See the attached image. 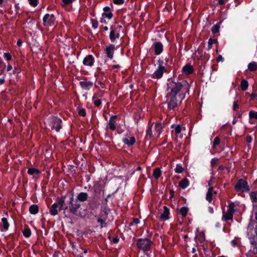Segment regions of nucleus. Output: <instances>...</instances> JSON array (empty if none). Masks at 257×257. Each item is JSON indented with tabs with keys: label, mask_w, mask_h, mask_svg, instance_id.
I'll list each match as a JSON object with an SVG mask.
<instances>
[{
	"label": "nucleus",
	"mask_w": 257,
	"mask_h": 257,
	"mask_svg": "<svg viewBox=\"0 0 257 257\" xmlns=\"http://www.w3.org/2000/svg\"><path fill=\"white\" fill-rule=\"evenodd\" d=\"M166 96L168 109L175 111L181 105L186 94H189L190 85L186 80L169 79Z\"/></svg>",
	"instance_id": "obj_1"
},
{
	"label": "nucleus",
	"mask_w": 257,
	"mask_h": 257,
	"mask_svg": "<svg viewBox=\"0 0 257 257\" xmlns=\"http://www.w3.org/2000/svg\"><path fill=\"white\" fill-rule=\"evenodd\" d=\"M65 201L67 203V207L70 212L74 215H76L77 210L80 207V204L77 200H74V193H67L65 195Z\"/></svg>",
	"instance_id": "obj_2"
},
{
	"label": "nucleus",
	"mask_w": 257,
	"mask_h": 257,
	"mask_svg": "<svg viewBox=\"0 0 257 257\" xmlns=\"http://www.w3.org/2000/svg\"><path fill=\"white\" fill-rule=\"evenodd\" d=\"M153 244V241L148 238H139L136 242L137 248L143 250L146 255H148L149 253L151 252Z\"/></svg>",
	"instance_id": "obj_3"
},
{
	"label": "nucleus",
	"mask_w": 257,
	"mask_h": 257,
	"mask_svg": "<svg viewBox=\"0 0 257 257\" xmlns=\"http://www.w3.org/2000/svg\"><path fill=\"white\" fill-rule=\"evenodd\" d=\"M62 119L57 116H52L50 118L49 125L52 130H55L57 132H59L62 128Z\"/></svg>",
	"instance_id": "obj_4"
},
{
	"label": "nucleus",
	"mask_w": 257,
	"mask_h": 257,
	"mask_svg": "<svg viewBox=\"0 0 257 257\" xmlns=\"http://www.w3.org/2000/svg\"><path fill=\"white\" fill-rule=\"evenodd\" d=\"M234 188L236 191L241 192H246L250 190L247 182L243 179H239L237 180Z\"/></svg>",
	"instance_id": "obj_5"
},
{
	"label": "nucleus",
	"mask_w": 257,
	"mask_h": 257,
	"mask_svg": "<svg viewBox=\"0 0 257 257\" xmlns=\"http://www.w3.org/2000/svg\"><path fill=\"white\" fill-rule=\"evenodd\" d=\"M171 71V67L169 68H157L155 71L151 75V78L153 79H160L163 76L164 73H169Z\"/></svg>",
	"instance_id": "obj_6"
},
{
	"label": "nucleus",
	"mask_w": 257,
	"mask_h": 257,
	"mask_svg": "<svg viewBox=\"0 0 257 257\" xmlns=\"http://www.w3.org/2000/svg\"><path fill=\"white\" fill-rule=\"evenodd\" d=\"M254 234L250 231H247L250 243L251 245H257V225L253 229Z\"/></svg>",
	"instance_id": "obj_7"
},
{
	"label": "nucleus",
	"mask_w": 257,
	"mask_h": 257,
	"mask_svg": "<svg viewBox=\"0 0 257 257\" xmlns=\"http://www.w3.org/2000/svg\"><path fill=\"white\" fill-rule=\"evenodd\" d=\"M152 48L154 50L155 54L156 55H160L164 50L163 45L162 42L160 41L154 43Z\"/></svg>",
	"instance_id": "obj_8"
},
{
	"label": "nucleus",
	"mask_w": 257,
	"mask_h": 257,
	"mask_svg": "<svg viewBox=\"0 0 257 257\" xmlns=\"http://www.w3.org/2000/svg\"><path fill=\"white\" fill-rule=\"evenodd\" d=\"M65 197L64 195H62L60 197L57 198V204H58L59 211H60L62 210H66L68 209L67 204L65 203Z\"/></svg>",
	"instance_id": "obj_9"
},
{
	"label": "nucleus",
	"mask_w": 257,
	"mask_h": 257,
	"mask_svg": "<svg viewBox=\"0 0 257 257\" xmlns=\"http://www.w3.org/2000/svg\"><path fill=\"white\" fill-rule=\"evenodd\" d=\"M95 59L91 54L86 55L83 59V64L85 66L92 67L94 63Z\"/></svg>",
	"instance_id": "obj_10"
},
{
	"label": "nucleus",
	"mask_w": 257,
	"mask_h": 257,
	"mask_svg": "<svg viewBox=\"0 0 257 257\" xmlns=\"http://www.w3.org/2000/svg\"><path fill=\"white\" fill-rule=\"evenodd\" d=\"M115 50V46L114 44H109L105 49V53L106 57L110 59L113 57L114 51Z\"/></svg>",
	"instance_id": "obj_11"
},
{
	"label": "nucleus",
	"mask_w": 257,
	"mask_h": 257,
	"mask_svg": "<svg viewBox=\"0 0 257 257\" xmlns=\"http://www.w3.org/2000/svg\"><path fill=\"white\" fill-rule=\"evenodd\" d=\"M182 72L186 75H189L194 72L193 67L189 64H187L183 67Z\"/></svg>",
	"instance_id": "obj_12"
},
{
	"label": "nucleus",
	"mask_w": 257,
	"mask_h": 257,
	"mask_svg": "<svg viewBox=\"0 0 257 257\" xmlns=\"http://www.w3.org/2000/svg\"><path fill=\"white\" fill-rule=\"evenodd\" d=\"M136 140L134 137L128 138H123L122 139V142L127 147H130L133 146L136 143Z\"/></svg>",
	"instance_id": "obj_13"
},
{
	"label": "nucleus",
	"mask_w": 257,
	"mask_h": 257,
	"mask_svg": "<svg viewBox=\"0 0 257 257\" xmlns=\"http://www.w3.org/2000/svg\"><path fill=\"white\" fill-rule=\"evenodd\" d=\"M2 223L0 224V230L2 232L6 231L8 230L10 226L8 219L5 217H3L2 218Z\"/></svg>",
	"instance_id": "obj_14"
},
{
	"label": "nucleus",
	"mask_w": 257,
	"mask_h": 257,
	"mask_svg": "<svg viewBox=\"0 0 257 257\" xmlns=\"http://www.w3.org/2000/svg\"><path fill=\"white\" fill-rule=\"evenodd\" d=\"M163 128V126L161 123H156L154 127V135H157V137H159L162 132Z\"/></svg>",
	"instance_id": "obj_15"
},
{
	"label": "nucleus",
	"mask_w": 257,
	"mask_h": 257,
	"mask_svg": "<svg viewBox=\"0 0 257 257\" xmlns=\"http://www.w3.org/2000/svg\"><path fill=\"white\" fill-rule=\"evenodd\" d=\"M79 85L83 89L89 90L93 86V82L91 81H80Z\"/></svg>",
	"instance_id": "obj_16"
},
{
	"label": "nucleus",
	"mask_w": 257,
	"mask_h": 257,
	"mask_svg": "<svg viewBox=\"0 0 257 257\" xmlns=\"http://www.w3.org/2000/svg\"><path fill=\"white\" fill-rule=\"evenodd\" d=\"M213 193L216 194L217 193L216 191H214L213 187H209L208 189V191L207 192L206 196V200L208 201L209 203H211L213 200Z\"/></svg>",
	"instance_id": "obj_17"
},
{
	"label": "nucleus",
	"mask_w": 257,
	"mask_h": 257,
	"mask_svg": "<svg viewBox=\"0 0 257 257\" xmlns=\"http://www.w3.org/2000/svg\"><path fill=\"white\" fill-rule=\"evenodd\" d=\"M163 212L161 214L160 216V218L166 220L169 218V214H170V210L166 206H163Z\"/></svg>",
	"instance_id": "obj_18"
},
{
	"label": "nucleus",
	"mask_w": 257,
	"mask_h": 257,
	"mask_svg": "<svg viewBox=\"0 0 257 257\" xmlns=\"http://www.w3.org/2000/svg\"><path fill=\"white\" fill-rule=\"evenodd\" d=\"M48 18H50V21H49L48 25H54L55 19V16L53 14H51V15H50L49 14H45L43 18V22L46 23V20H48Z\"/></svg>",
	"instance_id": "obj_19"
},
{
	"label": "nucleus",
	"mask_w": 257,
	"mask_h": 257,
	"mask_svg": "<svg viewBox=\"0 0 257 257\" xmlns=\"http://www.w3.org/2000/svg\"><path fill=\"white\" fill-rule=\"evenodd\" d=\"M88 198V195L86 192H80L78 194L77 199L76 200H77L78 202H84L87 200Z\"/></svg>",
	"instance_id": "obj_20"
},
{
	"label": "nucleus",
	"mask_w": 257,
	"mask_h": 257,
	"mask_svg": "<svg viewBox=\"0 0 257 257\" xmlns=\"http://www.w3.org/2000/svg\"><path fill=\"white\" fill-rule=\"evenodd\" d=\"M27 173L30 175L35 176H39L41 174V171L35 168H30L28 169Z\"/></svg>",
	"instance_id": "obj_21"
},
{
	"label": "nucleus",
	"mask_w": 257,
	"mask_h": 257,
	"mask_svg": "<svg viewBox=\"0 0 257 257\" xmlns=\"http://www.w3.org/2000/svg\"><path fill=\"white\" fill-rule=\"evenodd\" d=\"M58 207V204H57V200L56 202L54 203L50 208V213L51 215L55 216L58 214V210L57 208Z\"/></svg>",
	"instance_id": "obj_22"
},
{
	"label": "nucleus",
	"mask_w": 257,
	"mask_h": 257,
	"mask_svg": "<svg viewBox=\"0 0 257 257\" xmlns=\"http://www.w3.org/2000/svg\"><path fill=\"white\" fill-rule=\"evenodd\" d=\"M189 185V180L185 178L181 180L179 183V186L183 189H186Z\"/></svg>",
	"instance_id": "obj_23"
},
{
	"label": "nucleus",
	"mask_w": 257,
	"mask_h": 257,
	"mask_svg": "<svg viewBox=\"0 0 257 257\" xmlns=\"http://www.w3.org/2000/svg\"><path fill=\"white\" fill-rule=\"evenodd\" d=\"M29 210L31 214H36L39 212V206L37 204H33L30 206Z\"/></svg>",
	"instance_id": "obj_24"
},
{
	"label": "nucleus",
	"mask_w": 257,
	"mask_h": 257,
	"mask_svg": "<svg viewBox=\"0 0 257 257\" xmlns=\"http://www.w3.org/2000/svg\"><path fill=\"white\" fill-rule=\"evenodd\" d=\"M110 32L109 37L110 40V41L111 42H114L115 41V35L116 34L115 33L117 31V30L115 29H113V26H112L110 27Z\"/></svg>",
	"instance_id": "obj_25"
},
{
	"label": "nucleus",
	"mask_w": 257,
	"mask_h": 257,
	"mask_svg": "<svg viewBox=\"0 0 257 257\" xmlns=\"http://www.w3.org/2000/svg\"><path fill=\"white\" fill-rule=\"evenodd\" d=\"M23 235L26 237L29 238L31 235V231L28 225L25 226L24 230H23Z\"/></svg>",
	"instance_id": "obj_26"
},
{
	"label": "nucleus",
	"mask_w": 257,
	"mask_h": 257,
	"mask_svg": "<svg viewBox=\"0 0 257 257\" xmlns=\"http://www.w3.org/2000/svg\"><path fill=\"white\" fill-rule=\"evenodd\" d=\"M233 214L228 212L227 211V212L226 213H223V216H222V220L224 221H227L229 220H232L233 219Z\"/></svg>",
	"instance_id": "obj_27"
},
{
	"label": "nucleus",
	"mask_w": 257,
	"mask_h": 257,
	"mask_svg": "<svg viewBox=\"0 0 257 257\" xmlns=\"http://www.w3.org/2000/svg\"><path fill=\"white\" fill-rule=\"evenodd\" d=\"M247 67L250 71H255L257 70V63L252 61L248 64Z\"/></svg>",
	"instance_id": "obj_28"
},
{
	"label": "nucleus",
	"mask_w": 257,
	"mask_h": 257,
	"mask_svg": "<svg viewBox=\"0 0 257 257\" xmlns=\"http://www.w3.org/2000/svg\"><path fill=\"white\" fill-rule=\"evenodd\" d=\"M162 174L161 170L159 168H156L153 171V175L156 179H158Z\"/></svg>",
	"instance_id": "obj_29"
},
{
	"label": "nucleus",
	"mask_w": 257,
	"mask_h": 257,
	"mask_svg": "<svg viewBox=\"0 0 257 257\" xmlns=\"http://www.w3.org/2000/svg\"><path fill=\"white\" fill-rule=\"evenodd\" d=\"M248 87V82L245 79H242L240 83V88L242 91H245Z\"/></svg>",
	"instance_id": "obj_30"
},
{
	"label": "nucleus",
	"mask_w": 257,
	"mask_h": 257,
	"mask_svg": "<svg viewBox=\"0 0 257 257\" xmlns=\"http://www.w3.org/2000/svg\"><path fill=\"white\" fill-rule=\"evenodd\" d=\"M257 223L255 220H250L248 225L247 231H250L252 232L253 228L254 229Z\"/></svg>",
	"instance_id": "obj_31"
},
{
	"label": "nucleus",
	"mask_w": 257,
	"mask_h": 257,
	"mask_svg": "<svg viewBox=\"0 0 257 257\" xmlns=\"http://www.w3.org/2000/svg\"><path fill=\"white\" fill-rule=\"evenodd\" d=\"M188 210L189 209L187 207H182L180 209L179 213L183 217H186L187 215Z\"/></svg>",
	"instance_id": "obj_32"
},
{
	"label": "nucleus",
	"mask_w": 257,
	"mask_h": 257,
	"mask_svg": "<svg viewBox=\"0 0 257 257\" xmlns=\"http://www.w3.org/2000/svg\"><path fill=\"white\" fill-rule=\"evenodd\" d=\"M115 120H113L112 119H109L108 124L109 125V128L111 131H114L116 129Z\"/></svg>",
	"instance_id": "obj_33"
},
{
	"label": "nucleus",
	"mask_w": 257,
	"mask_h": 257,
	"mask_svg": "<svg viewBox=\"0 0 257 257\" xmlns=\"http://www.w3.org/2000/svg\"><path fill=\"white\" fill-rule=\"evenodd\" d=\"M220 24V22H219L212 27L211 32L213 34H215L219 32Z\"/></svg>",
	"instance_id": "obj_34"
},
{
	"label": "nucleus",
	"mask_w": 257,
	"mask_h": 257,
	"mask_svg": "<svg viewBox=\"0 0 257 257\" xmlns=\"http://www.w3.org/2000/svg\"><path fill=\"white\" fill-rule=\"evenodd\" d=\"M113 15L112 12H104L102 14V17L107 18L108 20L111 19Z\"/></svg>",
	"instance_id": "obj_35"
},
{
	"label": "nucleus",
	"mask_w": 257,
	"mask_h": 257,
	"mask_svg": "<svg viewBox=\"0 0 257 257\" xmlns=\"http://www.w3.org/2000/svg\"><path fill=\"white\" fill-rule=\"evenodd\" d=\"M153 126V124H152L150 126H148L147 131L146 134L147 136H149L151 139H153L154 138V135L153 134L152 131V127Z\"/></svg>",
	"instance_id": "obj_36"
},
{
	"label": "nucleus",
	"mask_w": 257,
	"mask_h": 257,
	"mask_svg": "<svg viewBox=\"0 0 257 257\" xmlns=\"http://www.w3.org/2000/svg\"><path fill=\"white\" fill-rule=\"evenodd\" d=\"M257 253V245H252L251 249L248 252L247 254L252 255Z\"/></svg>",
	"instance_id": "obj_37"
},
{
	"label": "nucleus",
	"mask_w": 257,
	"mask_h": 257,
	"mask_svg": "<svg viewBox=\"0 0 257 257\" xmlns=\"http://www.w3.org/2000/svg\"><path fill=\"white\" fill-rule=\"evenodd\" d=\"M217 43V40L216 39H213L210 38L208 42V49H210L212 48V45L213 43Z\"/></svg>",
	"instance_id": "obj_38"
},
{
	"label": "nucleus",
	"mask_w": 257,
	"mask_h": 257,
	"mask_svg": "<svg viewBox=\"0 0 257 257\" xmlns=\"http://www.w3.org/2000/svg\"><path fill=\"white\" fill-rule=\"evenodd\" d=\"M250 197L253 202H257V192H251Z\"/></svg>",
	"instance_id": "obj_39"
},
{
	"label": "nucleus",
	"mask_w": 257,
	"mask_h": 257,
	"mask_svg": "<svg viewBox=\"0 0 257 257\" xmlns=\"http://www.w3.org/2000/svg\"><path fill=\"white\" fill-rule=\"evenodd\" d=\"M182 126L180 124H178L175 128L174 132L175 133V135L177 136H178V135L181 133V132L182 131Z\"/></svg>",
	"instance_id": "obj_40"
},
{
	"label": "nucleus",
	"mask_w": 257,
	"mask_h": 257,
	"mask_svg": "<svg viewBox=\"0 0 257 257\" xmlns=\"http://www.w3.org/2000/svg\"><path fill=\"white\" fill-rule=\"evenodd\" d=\"M6 65L3 62L1 57H0V75H1L5 69Z\"/></svg>",
	"instance_id": "obj_41"
},
{
	"label": "nucleus",
	"mask_w": 257,
	"mask_h": 257,
	"mask_svg": "<svg viewBox=\"0 0 257 257\" xmlns=\"http://www.w3.org/2000/svg\"><path fill=\"white\" fill-rule=\"evenodd\" d=\"M157 65H158V67L157 68H162V69L163 68H168V67H166L165 66V63H164V61L163 60H162V59H159L158 61H157Z\"/></svg>",
	"instance_id": "obj_42"
},
{
	"label": "nucleus",
	"mask_w": 257,
	"mask_h": 257,
	"mask_svg": "<svg viewBox=\"0 0 257 257\" xmlns=\"http://www.w3.org/2000/svg\"><path fill=\"white\" fill-rule=\"evenodd\" d=\"M184 171V169L180 164H177L176 168L175 169V172L177 173H181Z\"/></svg>",
	"instance_id": "obj_43"
},
{
	"label": "nucleus",
	"mask_w": 257,
	"mask_h": 257,
	"mask_svg": "<svg viewBox=\"0 0 257 257\" xmlns=\"http://www.w3.org/2000/svg\"><path fill=\"white\" fill-rule=\"evenodd\" d=\"M249 117L250 119H257V112L254 111L253 110H250L249 112Z\"/></svg>",
	"instance_id": "obj_44"
},
{
	"label": "nucleus",
	"mask_w": 257,
	"mask_h": 257,
	"mask_svg": "<svg viewBox=\"0 0 257 257\" xmlns=\"http://www.w3.org/2000/svg\"><path fill=\"white\" fill-rule=\"evenodd\" d=\"M91 22L92 24V27L94 29H96L98 28V22L96 19H91Z\"/></svg>",
	"instance_id": "obj_45"
},
{
	"label": "nucleus",
	"mask_w": 257,
	"mask_h": 257,
	"mask_svg": "<svg viewBox=\"0 0 257 257\" xmlns=\"http://www.w3.org/2000/svg\"><path fill=\"white\" fill-rule=\"evenodd\" d=\"M220 143V138L218 137H216L214 138L213 142V147L215 148V147L218 145Z\"/></svg>",
	"instance_id": "obj_46"
},
{
	"label": "nucleus",
	"mask_w": 257,
	"mask_h": 257,
	"mask_svg": "<svg viewBox=\"0 0 257 257\" xmlns=\"http://www.w3.org/2000/svg\"><path fill=\"white\" fill-rule=\"evenodd\" d=\"M97 221L98 222L100 223V227L103 228V227H105L106 225V223H105V220H104L102 219L101 218H98L97 219Z\"/></svg>",
	"instance_id": "obj_47"
},
{
	"label": "nucleus",
	"mask_w": 257,
	"mask_h": 257,
	"mask_svg": "<svg viewBox=\"0 0 257 257\" xmlns=\"http://www.w3.org/2000/svg\"><path fill=\"white\" fill-rule=\"evenodd\" d=\"M76 0H62V6H68L73 2H75Z\"/></svg>",
	"instance_id": "obj_48"
},
{
	"label": "nucleus",
	"mask_w": 257,
	"mask_h": 257,
	"mask_svg": "<svg viewBox=\"0 0 257 257\" xmlns=\"http://www.w3.org/2000/svg\"><path fill=\"white\" fill-rule=\"evenodd\" d=\"M31 6L35 7L38 4V0H28Z\"/></svg>",
	"instance_id": "obj_49"
},
{
	"label": "nucleus",
	"mask_w": 257,
	"mask_h": 257,
	"mask_svg": "<svg viewBox=\"0 0 257 257\" xmlns=\"http://www.w3.org/2000/svg\"><path fill=\"white\" fill-rule=\"evenodd\" d=\"M78 114L81 116H85L86 114L85 109L84 108L80 109L78 111Z\"/></svg>",
	"instance_id": "obj_50"
},
{
	"label": "nucleus",
	"mask_w": 257,
	"mask_h": 257,
	"mask_svg": "<svg viewBox=\"0 0 257 257\" xmlns=\"http://www.w3.org/2000/svg\"><path fill=\"white\" fill-rule=\"evenodd\" d=\"M4 57L7 61H9L12 59V55L10 53H5Z\"/></svg>",
	"instance_id": "obj_51"
},
{
	"label": "nucleus",
	"mask_w": 257,
	"mask_h": 257,
	"mask_svg": "<svg viewBox=\"0 0 257 257\" xmlns=\"http://www.w3.org/2000/svg\"><path fill=\"white\" fill-rule=\"evenodd\" d=\"M113 2L115 5H122L124 3V0H113Z\"/></svg>",
	"instance_id": "obj_52"
},
{
	"label": "nucleus",
	"mask_w": 257,
	"mask_h": 257,
	"mask_svg": "<svg viewBox=\"0 0 257 257\" xmlns=\"http://www.w3.org/2000/svg\"><path fill=\"white\" fill-rule=\"evenodd\" d=\"M165 66H167L166 67H169V64H171V61H170V59L169 58H168V57H166L165 59Z\"/></svg>",
	"instance_id": "obj_53"
},
{
	"label": "nucleus",
	"mask_w": 257,
	"mask_h": 257,
	"mask_svg": "<svg viewBox=\"0 0 257 257\" xmlns=\"http://www.w3.org/2000/svg\"><path fill=\"white\" fill-rule=\"evenodd\" d=\"M93 103H94V104H95V106L98 107V106H99L101 105V101L100 99H97L94 100Z\"/></svg>",
	"instance_id": "obj_54"
},
{
	"label": "nucleus",
	"mask_w": 257,
	"mask_h": 257,
	"mask_svg": "<svg viewBox=\"0 0 257 257\" xmlns=\"http://www.w3.org/2000/svg\"><path fill=\"white\" fill-rule=\"evenodd\" d=\"M218 160H219V159L217 158H214L212 159L211 160V165L212 166L214 165L215 164H216L217 163Z\"/></svg>",
	"instance_id": "obj_55"
},
{
	"label": "nucleus",
	"mask_w": 257,
	"mask_h": 257,
	"mask_svg": "<svg viewBox=\"0 0 257 257\" xmlns=\"http://www.w3.org/2000/svg\"><path fill=\"white\" fill-rule=\"evenodd\" d=\"M238 104L237 103L236 101H234L233 103V109L234 110H236L237 108H238Z\"/></svg>",
	"instance_id": "obj_56"
},
{
	"label": "nucleus",
	"mask_w": 257,
	"mask_h": 257,
	"mask_svg": "<svg viewBox=\"0 0 257 257\" xmlns=\"http://www.w3.org/2000/svg\"><path fill=\"white\" fill-rule=\"evenodd\" d=\"M257 98V94L256 93H252L250 95V98L252 100H256Z\"/></svg>",
	"instance_id": "obj_57"
},
{
	"label": "nucleus",
	"mask_w": 257,
	"mask_h": 257,
	"mask_svg": "<svg viewBox=\"0 0 257 257\" xmlns=\"http://www.w3.org/2000/svg\"><path fill=\"white\" fill-rule=\"evenodd\" d=\"M49 21H50V18H48V20H46V23L43 22V25H44L45 27H50V26H52L53 25H48V24H49Z\"/></svg>",
	"instance_id": "obj_58"
},
{
	"label": "nucleus",
	"mask_w": 257,
	"mask_h": 257,
	"mask_svg": "<svg viewBox=\"0 0 257 257\" xmlns=\"http://www.w3.org/2000/svg\"><path fill=\"white\" fill-rule=\"evenodd\" d=\"M119 241V238H118V237L117 236L114 238H113L112 239V242L114 243H117Z\"/></svg>",
	"instance_id": "obj_59"
},
{
	"label": "nucleus",
	"mask_w": 257,
	"mask_h": 257,
	"mask_svg": "<svg viewBox=\"0 0 257 257\" xmlns=\"http://www.w3.org/2000/svg\"><path fill=\"white\" fill-rule=\"evenodd\" d=\"M228 0H218V3L219 4V5H224L225 3H226Z\"/></svg>",
	"instance_id": "obj_60"
},
{
	"label": "nucleus",
	"mask_w": 257,
	"mask_h": 257,
	"mask_svg": "<svg viewBox=\"0 0 257 257\" xmlns=\"http://www.w3.org/2000/svg\"><path fill=\"white\" fill-rule=\"evenodd\" d=\"M252 138L250 136H247L246 137V141L249 143H251V141H252Z\"/></svg>",
	"instance_id": "obj_61"
},
{
	"label": "nucleus",
	"mask_w": 257,
	"mask_h": 257,
	"mask_svg": "<svg viewBox=\"0 0 257 257\" xmlns=\"http://www.w3.org/2000/svg\"><path fill=\"white\" fill-rule=\"evenodd\" d=\"M103 10L104 11L103 12H111L110 7H108V6H106V7H104L103 9Z\"/></svg>",
	"instance_id": "obj_62"
},
{
	"label": "nucleus",
	"mask_w": 257,
	"mask_h": 257,
	"mask_svg": "<svg viewBox=\"0 0 257 257\" xmlns=\"http://www.w3.org/2000/svg\"><path fill=\"white\" fill-rule=\"evenodd\" d=\"M224 58L221 55H219L217 58V61L220 62V61H223Z\"/></svg>",
	"instance_id": "obj_63"
},
{
	"label": "nucleus",
	"mask_w": 257,
	"mask_h": 257,
	"mask_svg": "<svg viewBox=\"0 0 257 257\" xmlns=\"http://www.w3.org/2000/svg\"><path fill=\"white\" fill-rule=\"evenodd\" d=\"M140 222V219L138 218H134L133 219V223H135L136 224H139Z\"/></svg>",
	"instance_id": "obj_64"
}]
</instances>
